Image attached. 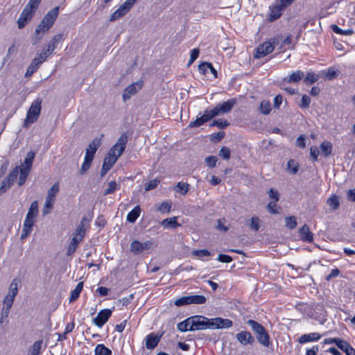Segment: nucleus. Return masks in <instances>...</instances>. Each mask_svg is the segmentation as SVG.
<instances>
[{
  "label": "nucleus",
  "instance_id": "nucleus-1",
  "mask_svg": "<svg viewBox=\"0 0 355 355\" xmlns=\"http://www.w3.org/2000/svg\"><path fill=\"white\" fill-rule=\"evenodd\" d=\"M236 103V99L232 98L221 104H218L212 110L206 109L204 111V114L200 117L198 116L195 121H191L188 127L189 128L200 127L216 116L228 113L232 110Z\"/></svg>",
  "mask_w": 355,
  "mask_h": 355
},
{
  "label": "nucleus",
  "instance_id": "nucleus-2",
  "mask_svg": "<svg viewBox=\"0 0 355 355\" xmlns=\"http://www.w3.org/2000/svg\"><path fill=\"white\" fill-rule=\"evenodd\" d=\"M59 13V8L55 7L52 10H49L47 14L42 19L40 24L36 27L35 34L38 35L37 41L40 40L43 35L48 31L50 28L53 25L55 19L58 17Z\"/></svg>",
  "mask_w": 355,
  "mask_h": 355
},
{
  "label": "nucleus",
  "instance_id": "nucleus-3",
  "mask_svg": "<svg viewBox=\"0 0 355 355\" xmlns=\"http://www.w3.org/2000/svg\"><path fill=\"white\" fill-rule=\"evenodd\" d=\"M246 323L251 327L254 334L256 335L257 341L264 347H269L270 344V337L265 327L253 320H248Z\"/></svg>",
  "mask_w": 355,
  "mask_h": 355
},
{
  "label": "nucleus",
  "instance_id": "nucleus-4",
  "mask_svg": "<svg viewBox=\"0 0 355 355\" xmlns=\"http://www.w3.org/2000/svg\"><path fill=\"white\" fill-rule=\"evenodd\" d=\"M42 103V99L41 98H37L32 102L24 123L25 128H28L31 124L37 121L41 112Z\"/></svg>",
  "mask_w": 355,
  "mask_h": 355
},
{
  "label": "nucleus",
  "instance_id": "nucleus-5",
  "mask_svg": "<svg viewBox=\"0 0 355 355\" xmlns=\"http://www.w3.org/2000/svg\"><path fill=\"white\" fill-rule=\"evenodd\" d=\"M191 331L209 329L210 319L202 315H195L191 317Z\"/></svg>",
  "mask_w": 355,
  "mask_h": 355
},
{
  "label": "nucleus",
  "instance_id": "nucleus-6",
  "mask_svg": "<svg viewBox=\"0 0 355 355\" xmlns=\"http://www.w3.org/2000/svg\"><path fill=\"white\" fill-rule=\"evenodd\" d=\"M155 246L156 245L153 241H146L141 243L135 240L130 243V251L135 254H139L143 251L150 250Z\"/></svg>",
  "mask_w": 355,
  "mask_h": 355
},
{
  "label": "nucleus",
  "instance_id": "nucleus-7",
  "mask_svg": "<svg viewBox=\"0 0 355 355\" xmlns=\"http://www.w3.org/2000/svg\"><path fill=\"white\" fill-rule=\"evenodd\" d=\"M144 82L142 80H139L128 86L123 92L122 97L123 101L125 102L132 96L136 94L142 88Z\"/></svg>",
  "mask_w": 355,
  "mask_h": 355
},
{
  "label": "nucleus",
  "instance_id": "nucleus-8",
  "mask_svg": "<svg viewBox=\"0 0 355 355\" xmlns=\"http://www.w3.org/2000/svg\"><path fill=\"white\" fill-rule=\"evenodd\" d=\"M232 321L229 319H223L221 318H215L210 319L209 329H227L232 326Z\"/></svg>",
  "mask_w": 355,
  "mask_h": 355
},
{
  "label": "nucleus",
  "instance_id": "nucleus-9",
  "mask_svg": "<svg viewBox=\"0 0 355 355\" xmlns=\"http://www.w3.org/2000/svg\"><path fill=\"white\" fill-rule=\"evenodd\" d=\"M112 310L105 309L100 311L93 322L98 327H102L112 315Z\"/></svg>",
  "mask_w": 355,
  "mask_h": 355
},
{
  "label": "nucleus",
  "instance_id": "nucleus-10",
  "mask_svg": "<svg viewBox=\"0 0 355 355\" xmlns=\"http://www.w3.org/2000/svg\"><path fill=\"white\" fill-rule=\"evenodd\" d=\"M274 49V44L272 42H265L257 47L254 57L256 58H261L264 57L266 55L272 53Z\"/></svg>",
  "mask_w": 355,
  "mask_h": 355
},
{
  "label": "nucleus",
  "instance_id": "nucleus-11",
  "mask_svg": "<svg viewBox=\"0 0 355 355\" xmlns=\"http://www.w3.org/2000/svg\"><path fill=\"white\" fill-rule=\"evenodd\" d=\"M34 12L35 11L32 10V8L26 6L17 20L19 28H22L25 26L26 24L32 19Z\"/></svg>",
  "mask_w": 355,
  "mask_h": 355
},
{
  "label": "nucleus",
  "instance_id": "nucleus-12",
  "mask_svg": "<svg viewBox=\"0 0 355 355\" xmlns=\"http://www.w3.org/2000/svg\"><path fill=\"white\" fill-rule=\"evenodd\" d=\"M236 338L239 343L243 345H252L255 342L254 338L247 331H242L236 334Z\"/></svg>",
  "mask_w": 355,
  "mask_h": 355
},
{
  "label": "nucleus",
  "instance_id": "nucleus-13",
  "mask_svg": "<svg viewBox=\"0 0 355 355\" xmlns=\"http://www.w3.org/2000/svg\"><path fill=\"white\" fill-rule=\"evenodd\" d=\"M115 150V148L113 149H110L107 156L105 157L103 160V165L112 168V167L114 166V164L117 161L118 158L122 155L123 153V148H121L119 149V153L118 155H114V151Z\"/></svg>",
  "mask_w": 355,
  "mask_h": 355
},
{
  "label": "nucleus",
  "instance_id": "nucleus-14",
  "mask_svg": "<svg viewBox=\"0 0 355 355\" xmlns=\"http://www.w3.org/2000/svg\"><path fill=\"white\" fill-rule=\"evenodd\" d=\"M19 174V166H16L8 175V177L2 182V186L0 188V191H4L5 188L10 187L11 184L17 180Z\"/></svg>",
  "mask_w": 355,
  "mask_h": 355
},
{
  "label": "nucleus",
  "instance_id": "nucleus-15",
  "mask_svg": "<svg viewBox=\"0 0 355 355\" xmlns=\"http://www.w3.org/2000/svg\"><path fill=\"white\" fill-rule=\"evenodd\" d=\"M101 145V139L99 138H95L89 144L88 148L86 149L85 156H89L91 159H94L95 153L99 146Z\"/></svg>",
  "mask_w": 355,
  "mask_h": 355
},
{
  "label": "nucleus",
  "instance_id": "nucleus-16",
  "mask_svg": "<svg viewBox=\"0 0 355 355\" xmlns=\"http://www.w3.org/2000/svg\"><path fill=\"white\" fill-rule=\"evenodd\" d=\"M299 234L303 241L310 243L313 240V234L311 232L309 227L307 225H303V227L299 230Z\"/></svg>",
  "mask_w": 355,
  "mask_h": 355
},
{
  "label": "nucleus",
  "instance_id": "nucleus-17",
  "mask_svg": "<svg viewBox=\"0 0 355 355\" xmlns=\"http://www.w3.org/2000/svg\"><path fill=\"white\" fill-rule=\"evenodd\" d=\"M86 221L87 218L85 217L81 220L80 223L78 225L75 233L73 234V238L76 239L80 241H83L86 232V228L85 226V223Z\"/></svg>",
  "mask_w": 355,
  "mask_h": 355
},
{
  "label": "nucleus",
  "instance_id": "nucleus-18",
  "mask_svg": "<svg viewBox=\"0 0 355 355\" xmlns=\"http://www.w3.org/2000/svg\"><path fill=\"white\" fill-rule=\"evenodd\" d=\"M161 336L155 335L154 333L148 334L146 338V347L148 349H154L159 343Z\"/></svg>",
  "mask_w": 355,
  "mask_h": 355
},
{
  "label": "nucleus",
  "instance_id": "nucleus-19",
  "mask_svg": "<svg viewBox=\"0 0 355 355\" xmlns=\"http://www.w3.org/2000/svg\"><path fill=\"white\" fill-rule=\"evenodd\" d=\"M128 142V136L125 134H122L120 137L118 139L116 143L110 148L113 149L115 148V150L114 151V155H118L119 151V149L121 148H123V152L124 151L126 144Z\"/></svg>",
  "mask_w": 355,
  "mask_h": 355
},
{
  "label": "nucleus",
  "instance_id": "nucleus-20",
  "mask_svg": "<svg viewBox=\"0 0 355 355\" xmlns=\"http://www.w3.org/2000/svg\"><path fill=\"white\" fill-rule=\"evenodd\" d=\"M304 72L300 70L293 71L290 76L284 78V81L288 83H299L304 78Z\"/></svg>",
  "mask_w": 355,
  "mask_h": 355
},
{
  "label": "nucleus",
  "instance_id": "nucleus-21",
  "mask_svg": "<svg viewBox=\"0 0 355 355\" xmlns=\"http://www.w3.org/2000/svg\"><path fill=\"white\" fill-rule=\"evenodd\" d=\"M286 8V6L281 3L280 4L275 5L270 8L271 13L270 15V20L273 21L278 19L283 11Z\"/></svg>",
  "mask_w": 355,
  "mask_h": 355
},
{
  "label": "nucleus",
  "instance_id": "nucleus-22",
  "mask_svg": "<svg viewBox=\"0 0 355 355\" xmlns=\"http://www.w3.org/2000/svg\"><path fill=\"white\" fill-rule=\"evenodd\" d=\"M63 35L61 33L54 35L47 45L49 52L53 53L54 50L58 47V44L62 42Z\"/></svg>",
  "mask_w": 355,
  "mask_h": 355
},
{
  "label": "nucleus",
  "instance_id": "nucleus-23",
  "mask_svg": "<svg viewBox=\"0 0 355 355\" xmlns=\"http://www.w3.org/2000/svg\"><path fill=\"white\" fill-rule=\"evenodd\" d=\"M321 336L318 333H311L309 334H304L299 338L300 343H305L311 341H317L320 338Z\"/></svg>",
  "mask_w": 355,
  "mask_h": 355
},
{
  "label": "nucleus",
  "instance_id": "nucleus-24",
  "mask_svg": "<svg viewBox=\"0 0 355 355\" xmlns=\"http://www.w3.org/2000/svg\"><path fill=\"white\" fill-rule=\"evenodd\" d=\"M128 12V11L121 5L120 7L110 15L109 20L111 22L114 21L123 17Z\"/></svg>",
  "mask_w": 355,
  "mask_h": 355
},
{
  "label": "nucleus",
  "instance_id": "nucleus-25",
  "mask_svg": "<svg viewBox=\"0 0 355 355\" xmlns=\"http://www.w3.org/2000/svg\"><path fill=\"white\" fill-rule=\"evenodd\" d=\"M41 64L42 63L35 58L28 66L25 76L28 77L33 75L38 69Z\"/></svg>",
  "mask_w": 355,
  "mask_h": 355
},
{
  "label": "nucleus",
  "instance_id": "nucleus-26",
  "mask_svg": "<svg viewBox=\"0 0 355 355\" xmlns=\"http://www.w3.org/2000/svg\"><path fill=\"white\" fill-rule=\"evenodd\" d=\"M19 284L20 280L19 279L15 278L12 279V282L9 286V291L7 295L15 297L18 293Z\"/></svg>",
  "mask_w": 355,
  "mask_h": 355
},
{
  "label": "nucleus",
  "instance_id": "nucleus-27",
  "mask_svg": "<svg viewBox=\"0 0 355 355\" xmlns=\"http://www.w3.org/2000/svg\"><path fill=\"white\" fill-rule=\"evenodd\" d=\"M327 204L331 210H337L340 206V198L336 195H332L327 200Z\"/></svg>",
  "mask_w": 355,
  "mask_h": 355
},
{
  "label": "nucleus",
  "instance_id": "nucleus-28",
  "mask_svg": "<svg viewBox=\"0 0 355 355\" xmlns=\"http://www.w3.org/2000/svg\"><path fill=\"white\" fill-rule=\"evenodd\" d=\"M161 224L165 228H176L180 226V224L178 223V218L175 216L163 220Z\"/></svg>",
  "mask_w": 355,
  "mask_h": 355
},
{
  "label": "nucleus",
  "instance_id": "nucleus-29",
  "mask_svg": "<svg viewBox=\"0 0 355 355\" xmlns=\"http://www.w3.org/2000/svg\"><path fill=\"white\" fill-rule=\"evenodd\" d=\"M31 171V168H28V167L21 166L19 167V181L18 184L19 186H21L24 184L26 182V178L28 175L29 174Z\"/></svg>",
  "mask_w": 355,
  "mask_h": 355
},
{
  "label": "nucleus",
  "instance_id": "nucleus-30",
  "mask_svg": "<svg viewBox=\"0 0 355 355\" xmlns=\"http://www.w3.org/2000/svg\"><path fill=\"white\" fill-rule=\"evenodd\" d=\"M83 288V282H79L77 284L76 287L71 291L70 297H69V302H73L78 298L80 293H81Z\"/></svg>",
  "mask_w": 355,
  "mask_h": 355
},
{
  "label": "nucleus",
  "instance_id": "nucleus-31",
  "mask_svg": "<svg viewBox=\"0 0 355 355\" xmlns=\"http://www.w3.org/2000/svg\"><path fill=\"white\" fill-rule=\"evenodd\" d=\"M141 213V208L139 206H136L127 216V220L130 223H135L139 218Z\"/></svg>",
  "mask_w": 355,
  "mask_h": 355
},
{
  "label": "nucleus",
  "instance_id": "nucleus-32",
  "mask_svg": "<svg viewBox=\"0 0 355 355\" xmlns=\"http://www.w3.org/2000/svg\"><path fill=\"white\" fill-rule=\"evenodd\" d=\"M189 304H202L206 302V297L204 295H189Z\"/></svg>",
  "mask_w": 355,
  "mask_h": 355
},
{
  "label": "nucleus",
  "instance_id": "nucleus-33",
  "mask_svg": "<svg viewBox=\"0 0 355 355\" xmlns=\"http://www.w3.org/2000/svg\"><path fill=\"white\" fill-rule=\"evenodd\" d=\"M80 242L81 241H78V239L72 238L67 249V256H71L75 252Z\"/></svg>",
  "mask_w": 355,
  "mask_h": 355
},
{
  "label": "nucleus",
  "instance_id": "nucleus-34",
  "mask_svg": "<svg viewBox=\"0 0 355 355\" xmlns=\"http://www.w3.org/2000/svg\"><path fill=\"white\" fill-rule=\"evenodd\" d=\"M332 144L330 141H324L320 144V149L324 157H328L331 154L332 152Z\"/></svg>",
  "mask_w": 355,
  "mask_h": 355
},
{
  "label": "nucleus",
  "instance_id": "nucleus-35",
  "mask_svg": "<svg viewBox=\"0 0 355 355\" xmlns=\"http://www.w3.org/2000/svg\"><path fill=\"white\" fill-rule=\"evenodd\" d=\"M190 185L187 182H179L173 188L176 192H180L182 195L187 194L189 190Z\"/></svg>",
  "mask_w": 355,
  "mask_h": 355
},
{
  "label": "nucleus",
  "instance_id": "nucleus-36",
  "mask_svg": "<svg viewBox=\"0 0 355 355\" xmlns=\"http://www.w3.org/2000/svg\"><path fill=\"white\" fill-rule=\"evenodd\" d=\"M95 355H111L112 351L103 344H98L94 350Z\"/></svg>",
  "mask_w": 355,
  "mask_h": 355
},
{
  "label": "nucleus",
  "instance_id": "nucleus-37",
  "mask_svg": "<svg viewBox=\"0 0 355 355\" xmlns=\"http://www.w3.org/2000/svg\"><path fill=\"white\" fill-rule=\"evenodd\" d=\"M191 326V317L187 320L178 324V329L180 331L184 332L187 331H191L190 327Z\"/></svg>",
  "mask_w": 355,
  "mask_h": 355
},
{
  "label": "nucleus",
  "instance_id": "nucleus-38",
  "mask_svg": "<svg viewBox=\"0 0 355 355\" xmlns=\"http://www.w3.org/2000/svg\"><path fill=\"white\" fill-rule=\"evenodd\" d=\"M55 199L46 196L44 206L42 210V213L44 215L48 214L51 211Z\"/></svg>",
  "mask_w": 355,
  "mask_h": 355
},
{
  "label": "nucleus",
  "instance_id": "nucleus-39",
  "mask_svg": "<svg viewBox=\"0 0 355 355\" xmlns=\"http://www.w3.org/2000/svg\"><path fill=\"white\" fill-rule=\"evenodd\" d=\"M331 28L334 33L339 35H352L354 33L352 29L343 30L336 24L331 25Z\"/></svg>",
  "mask_w": 355,
  "mask_h": 355
},
{
  "label": "nucleus",
  "instance_id": "nucleus-40",
  "mask_svg": "<svg viewBox=\"0 0 355 355\" xmlns=\"http://www.w3.org/2000/svg\"><path fill=\"white\" fill-rule=\"evenodd\" d=\"M259 110L263 114H268L271 111V104L269 101L263 100L261 102Z\"/></svg>",
  "mask_w": 355,
  "mask_h": 355
},
{
  "label": "nucleus",
  "instance_id": "nucleus-41",
  "mask_svg": "<svg viewBox=\"0 0 355 355\" xmlns=\"http://www.w3.org/2000/svg\"><path fill=\"white\" fill-rule=\"evenodd\" d=\"M287 170L291 174H295L299 171V164L293 159H290L287 163Z\"/></svg>",
  "mask_w": 355,
  "mask_h": 355
},
{
  "label": "nucleus",
  "instance_id": "nucleus-42",
  "mask_svg": "<svg viewBox=\"0 0 355 355\" xmlns=\"http://www.w3.org/2000/svg\"><path fill=\"white\" fill-rule=\"evenodd\" d=\"M37 214H38L37 202L34 201L31 203L30 208L28 209V211L26 214V216L35 218V217L37 216Z\"/></svg>",
  "mask_w": 355,
  "mask_h": 355
},
{
  "label": "nucleus",
  "instance_id": "nucleus-43",
  "mask_svg": "<svg viewBox=\"0 0 355 355\" xmlns=\"http://www.w3.org/2000/svg\"><path fill=\"white\" fill-rule=\"evenodd\" d=\"M319 78V76L315 73L311 71L307 73L306 77L304 78V82L307 85H312L315 83Z\"/></svg>",
  "mask_w": 355,
  "mask_h": 355
},
{
  "label": "nucleus",
  "instance_id": "nucleus-44",
  "mask_svg": "<svg viewBox=\"0 0 355 355\" xmlns=\"http://www.w3.org/2000/svg\"><path fill=\"white\" fill-rule=\"evenodd\" d=\"M286 227L290 230H293L296 227L297 223L295 216H288L285 218Z\"/></svg>",
  "mask_w": 355,
  "mask_h": 355
},
{
  "label": "nucleus",
  "instance_id": "nucleus-45",
  "mask_svg": "<svg viewBox=\"0 0 355 355\" xmlns=\"http://www.w3.org/2000/svg\"><path fill=\"white\" fill-rule=\"evenodd\" d=\"M261 226V220L257 216H253L250 220V227L254 232H257Z\"/></svg>",
  "mask_w": 355,
  "mask_h": 355
},
{
  "label": "nucleus",
  "instance_id": "nucleus-46",
  "mask_svg": "<svg viewBox=\"0 0 355 355\" xmlns=\"http://www.w3.org/2000/svg\"><path fill=\"white\" fill-rule=\"evenodd\" d=\"M171 208V203L167 201L162 202L157 207V210L161 213H169Z\"/></svg>",
  "mask_w": 355,
  "mask_h": 355
},
{
  "label": "nucleus",
  "instance_id": "nucleus-47",
  "mask_svg": "<svg viewBox=\"0 0 355 355\" xmlns=\"http://www.w3.org/2000/svg\"><path fill=\"white\" fill-rule=\"evenodd\" d=\"M229 125H230V123L227 121L223 120V119H218V120H214L211 123H210L209 126L210 127L216 126L221 129H224V128H227Z\"/></svg>",
  "mask_w": 355,
  "mask_h": 355
},
{
  "label": "nucleus",
  "instance_id": "nucleus-48",
  "mask_svg": "<svg viewBox=\"0 0 355 355\" xmlns=\"http://www.w3.org/2000/svg\"><path fill=\"white\" fill-rule=\"evenodd\" d=\"M92 160L93 159L89 157L88 155L85 156V160L80 171V174H84L90 168Z\"/></svg>",
  "mask_w": 355,
  "mask_h": 355
},
{
  "label": "nucleus",
  "instance_id": "nucleus-49",
  "mask_svg": "<svg viewBox=\"0 0 355 355\" xmlns=\"http://www.w3.org/2000/svg\"><path fill=\"white\" fill-rule=\"evenodd\" d=\"M35 157V153L33 152H29L25 158L24 163L21 166L28 167L31 169L33 162Z\"/></svg>",
  "mask_w": 355,
  "mask_h": 355
},
{
  "label": "nucleus",
  "instance_id": "nucleus-50",
  "mask_svg": "<svg viewBox=\"0 0 355 355\" xmlns=\"http://www.w3.org/2000/svg\"><path fill=\"white\" fill-rule=\"evenodd\" d=\"M117 184L115 181H110L107 184V188L104 191V196L113 193L117 189Z\"/></svg>",
  "mask_w": 355,
  "mask_h": 355
},
{
  "label": "nucleus",
  "instance_id": "nucleus-51",
  "mask_svg": "<svg viewBox=\"0 0 355 355\" xmlns=\"http://www.w3.org/2000/svg\"><path fill=\"white\" fill-rule=\"evenodd\" d=\"M60 187L58 183H55L52 187L48 191L47 197L55 199V196L59 192Z\"/></svg>",
  "mask_w": 355,
  "mask_h": 355
},
{
  "label": "nucleus",
  "instance_id": "nucleus-52",
  "mask_svg": "<svg viewBox=\"0 0 355 355\" xmlns=\"http://www.w3.org/2000/svg\"><path fill=\"white\" fill-rule=\"evenodd\" d=\"M218 155L223 157L224 159L228 160L231 157V150L229 148L223 146L220 150Z\"/></svg>",
  "mask_w": 355,
  "mask_h": 355
},
{
  "label": "nucleus",
  "instance_id": "nucleus-53",
  "mask_svg": "<svg viewBox=\"0 0 355 355\" xmlns=\"http://www.w3.org/2000/svg\"><path fill=\"white\" fill-rule=\"evenodd\" d=\"M51 54L52 53L49 52L48 49H44L40 53L37 54L35 58L42 64Z\"/></svg>",
  "mask_w": 355,
  "mask_h": 355
},
{
  "label": "nucleus",
  "instance_id": "nucleus-54",
  "mask_svg": "<svg viewBox=\"0 0 355 355\" xmlns=\"http://www.w3.org/2000/svg\"><path fill=\"white\" fill-rule=\"evenodd\" d=\"M42 345V340H37L34 343L32 347V355H39Z\"/></svg>",
  "mask_w": 355,
  "mask_h": 355
},
{
  "label": "nucleus",
  "instance_id": "nucleus-55",
  "mask_svg": "<svg viewBox=\"0 0 355 355\" xmlns=\"http://www.w3.org/2000/svg\"><path fill=\"white\" fill-rule=\"evenodd\" d=\"M15 298V297L7 295L3 299V307L10 309L13 304Z\"/></svg>",
  "mask_w": 355,
  "mask_h": 355
},
{
  "label": "nucleus",
  "instance_id": "nucleus-56",
  "mask_svg": "<svg viewBox=\"0 0 355 355\" xmlns=\"http://www.w3.org/2000/svg\"><path fill=\"white\" fill-rule=\"evenodd\" d=\"M159 183V180L157 179H154L149 181L147 184H145V191H148L152 189H155Z\"/></svg>",
  "mask_w": 355,
  "mask_h": 355
},
{
  "label": "nucleus",
  "instance_id": "nucleus-57",
  "mask_svg": "<svg viewBox=\"0 0 355 355\" xmlns=\"http://www.w3.org/2000/svg\"><path fill=\"white\" fill-rule=\"evenodd\" d=\"M218 161V158L216 156H209L205 158V163L207 166L210 168H214L216 165V162Z\"/></svg>",
  "mask_w": 355,
  "mask_h": 355
},
{
  "label": "nucleus",
  "instance_id": "nucleus-58",
  "mask_svg": "<svg viewBox=\"0 0 355 355\" xmlns=\"http://www.w3.org/2000/svg\"><path fill=\"white\" fill-rule=\"evenodd\" d=\"M279 209L275 202L271 201L267 205V209L272 214H279Z\"/></svg>",
  "mask_w": 355,
  "mask_h": 355
},
{
  "label": "nucleus",
  "instance_id": "nucleus-59",
  "mask_svg": "<svg viewBox=\"0 0 355 355\" xmlns=\"http://www.w3.org/2000/svg\"><path fill=\"white\" fill-rule=\"evenodd\" d=\"M174 304L177 306H185V305H189V297L188 296H184V297H181L178 299H177L175 302H174Z\"/></svg>",
  "mask_w": 355,
  "mask_h": 355
},
{
  "label": "nucleus",
  "instance_id": "nucleus-60",
  "mask_svg": "<svg viewBox=\"0 0 355 355\" xmlns=\"http://www.w3.org/2000/svg\"><path fill=\"white\" fill-rule=\"evenodd\" d=\"M268 195L270 198L272 200V202H277L279 201V193L277 190L274 189H270L268 191Z\"/></svg>",
  "mask_w": 355,
  "mask_h": 355
},
{
  "label": "nucleus",
  "instance_id": "nucleus-61",
  "mask_svg": "<svg viewBox=\"0 0 355 355\" xmlns=\"http://www.w3.org/2000/svg\"><path fill=\"white\" fill-rule=\"evenodd\" d=\"M211 67V63L209 62H203L200 64L198 67L199 71L205 75L208 71H209V68Z\"/></svg>",
  "mask_w": 355,
  "mask_h": 355
},
{
  "label": "nucleus",
  "instance_id": "nucleus-62",
  "mask_svg": "<svg viewBox=\"0 0 355 355\" xmlns=\"http://www.w3.org/2000/svg\"><path fill=\"white\" fill-rule=\"evenodd\" d=\"M311 99L307 95H303L301 100L300 107L302 108H307L309 107Z\"/></svg>",
  "mask_w": 355,
  "mask_h": 355
},
{
  "label": "nucleus",
  "instance_id": "nucleus-63",
  "mask_svg": "<svg viewBox=\"0 0 355 355\" xmlns=\"http://www.w3.org/2000/svg\"><path fill=\"white\" fill-rule=\"evenodd\" d=\"M192 254L198 257H202L209 256L210 252L207 250H194Z\"/></svg>",
  "mask_w": 355,
  "mask_h": 355
},
{
  "label": "nucleus",
  "instance_id": "nucleus-64",
  "mask_svg": "<svg viewBox=\"0 0 355 355\" xmlns=\"http://www.w3.org/2000/svg\"><path fill=\"white\" fill-rule=\"evenodd\" d=\"M336 345L339 349L345 352L349 344L347 341L338 338Z\"/></svg>",
  "mask_w": 355,
  "mask_h": 355
}]
</instances>
